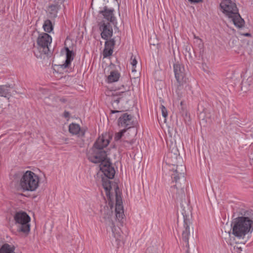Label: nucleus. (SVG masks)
Instances as JSON below:
<instances>
[{
	"instance_id": "nucleus-4",
	"label": "nucleus",
	"mask_w": 253,
	"mask_h": 253,
	"mask_svg": "<svg viewBox=\"0 0 253 253\" xmlns=\"http://www.w3.org/2000/svg\"><path fill=\"white\" fill-rule=\"evenodd\" d=\"M14 177L20 178L19 185L23 191H34L39 186V177L33 171L18 172Z\"/></svg>"
},
{
	"instance_id": "nucleus-29",
	"label": "nucleus",
	"mask_w": 253,
	"mask_h": 253,
	"mask_svg": "<svg viewBox=\"0 0 253 253\" xmlns=\"http://www.w3.org/2000/svg\"><path fill=\"white\" fill-rule=\"evenodd\" d=\"M133 143V140H131L130 141H126L125 142V143L124 144V145L126 146V147H127V145H126V143L127 144H132V143Z\"/></svg>"
},
{
	"instance_id": "nucleus-34",
	"label": "nucleus",
	"mask_w": 253,
	"mask_h": 253,
	"mask_svg": "<svg viewBox=\"0 0 253 253\" xmlns=\"http://www.w3.org/2000/svg\"><path fill=\"white\" fill-rule=\"evenodd\" d=\"M246 82H243L242 83V88H243V87L244 86H245V85H246Z\"/></svg>"
},
{
	"instance_id": "nucleus-22",
	"label": "nucleus",
	"mask_w": 253,
	"mask_h": 253,
	"mask_svg": "<svg viewBox=\"0 0 253 253\" xmlns=\"http://www.w3.org/2000/svg\"><path fill=\"white\" fill-rule=\"evenodd\" d=\"M9 94V90L7 87L4 85H0V96L6 97Z\"/></svg>"
},
{
	"instance_id": "nucleus-26",
	"label": "nucleus",
	"mask_w": 253,
	"mask_h": 253,
	"mask_svg": "<svg viewBox=\"0 0 253 253\" xmlns=\"http://www.w3.org/2000/svg\"><path fill=\"white\" fill-rule=\"evenodd\" d=\"M126 131V129H124L122 130L121 131L117 133L115 136V139L116 140H118L122 138L123 134Z\"/></svg>"
},
{
	"instance_id": "nucleus-17",
	"label": "nucleus",
	"mask_w": 253,
	"mask_h": 253,
	"mask_svg": "<svg viewBox=\"0 0 253 253\" xmlns=\"http://www.w3.org/2000/svg\"><path fill=\"white\" fill-rule=\"evenodd\" d=\"M58 7L57 5H51L48 6L47 12L49 18H54L57 16Z\"/></svg>"
},
{
	"instance_id": "nucleus-19",
	"label": "nucleus",
	"mask_w": 253,
	"mask_h": 253,
	"mask_svg": "<svg viewBox=\"0 0 253 253\" xmlns=\"http://www.w3.org/2000/svg\"><path fill=\"white\" fill-rule=\"evenodd\" d=\"M120 74L117 71H112L110 75L108 76L107 82L109 83H112L117 82L120 78Z\"/></svg>"
},
{
	"instance_id": "nucleus-36",
	"label": "nucleus",
	"mask_w": 253,
	"mask_h": 253,
	"mask_svg": "<svg viewBox=\"0 0 253 253\" xmlns=\"http://www.w3.org/2000/svg\"><path fill=\"white\" fill-rule=\"evenodd\" d=\"M182 104H183V101H181V102H180V105H181V106H182Z\"/></svg>"
},
{
	"instance_id": "nucleus-28",
	"label": "nucleus",
	"mask_w": 253,
	"mask_h": 253,
	"mask_svg": "<svg viewBox=\"0 0 253 253\" xmlns=\"http://www.w3.org/2000/svg\"><path fill=\"white\" fill-rule=\"evenodd\" d=\"M130 64L132 66H136V64H137V60H136V59L135 58V57H133V56H131V58H130Z\"/></svg>"
},
{
	"instance_id": "nucleus-8",
	"label": "nucleus",
	"mask_w": 253,
	"mask_h": 253,
	"mask_svg": "<svg viewBox=\"0 0 253 253\" xmlns=\"http://www.w3.org/2000/svg\"><path fill=\"white\" fill-rule=\"evenodd\" d=\"M52 42V38L48 34L42 33L39 34L37 39V48L41 54H46L49 51V46Z\"/></svg>"
},
{
	"instance_id": "nucleus-10",
	"label": "nucleus",
	"mask_w": 253,
	"mask_h": 253,
	"mask_svg": "<svg viewBox=\"0 0 253 253\" xmlns=\"http://www.w3.org/2000/svg\"><path fill=\"white\" fill-rule=\"evenodd\" d=\"M112 214V211H108L107 213V215L104 216V221L106 224L110 226L112 229V232L114 237L116 239V240H120L121 236V230L119 228L115 226L114 223L111 218V215Z\"/></svg>"
},
{
	"instance_id": "nucleus-16",
	"label": "nucleus",
	"mask_w": 253,
	"mask_h": 253,
	"mask_svg": "<svg viewBox=\"0 0 253 253\" xmlns=\"http://www.w3.org/2000/svg\"><path fill=\"white\" fill-rule=\"evenodd\" d=\"M15 247L12 245L4 244L0 248V253H15Z\"/></svg>"
},
{
	"instance_id": "nucleus-32",
	"label": "nucleus",
	"mask_w": 253,
	"mask_h": 253,
	"mask_svg": "<svg viewBox=\"0 0 253 253\" xmlns=\"http://www.w3.org/2000/svg\"><path fill=\"white\" fill-rule=\"evenodd\" d=\"M68 116H69V113H68V112H65L64 113V116H65V117H68Z\"/></svg>"
},
{
	"instance_id": "nucleus-27",
	"label": "nucleus",
	"mask_w": 253,
	"mask_h": 253,
	"mask_svg": "<svg viewBox=\"0 0 253 253\" xmlns=\"http://www.w3.org/2000/svg\"><path fill=\"white\" fill-rule=\"evenodd\" d=\"M194 38L196 40V42L199 44V47L202 48L203 47V43L202 42V40L196 35H194Z\"/></svg>"
},
{
	"instance_id": "nucleus-14",
	"label": "nucleus",
	"mask_w": 253,
	"mask_h": 253,
	"mask_svg": "<svg viewBox=\"0 0 253 253\" xmlns=\"http://www.w3.org/2000/svg\"><path fill=\"white\" fill-rule=\"evenodd\" d=\"M183 226L184 229L182 231V239L186 243V247L189 248V239L191 236L190 232L191 222L189 220L185 219Z\"/></svg>"
},
{
	"instance_id": "nucleus-23",
	"label": "nucleus",
	"mask_w": 253,
	"mask_h": 253,
	"mask_svg": "<svg viewBox=\"0 0 253 253\" xmlns=\"http://www.w3.org/2000/svg\"><path fill=\"white\" fill-rule=\"evenodd\" d=\"M113 53V49L110 47H108L105 46V48L103 51V56L106 57L112 55Z\"/></svg>"
},
{
	"instance_id": "nucleus-13",
	"label": "nucleus",
	"mask_w": 253,
	"mask_h": 253,
	"mask_svg": "<svg viewBox=\"0 0 253 253\" xmlns=\"http://www.w3.org/2000/svg\"><path fill=\"white\" fill-rule=\"evenodd\" d=\"M113 11V9H109L105 7L103 10L100 11V13L102 14L105 19L111 22L114 25L115 28L118 30L119 28L117 26V22L114 16Z\"/></svg>"
},
{
	"instance_id": "nucleus-12",
	"label": "nucleus",
	"mask_w": 253,
	"mask_h": 253,
	"mask_svg": "<svg viewBox=\"0 0 253 253\" xmlns=\"http://www.w3.org/2000/svg\"><path fill=\"white\" fill-rule=\"evenodd\" d=\"M100 30L101 31V37L107 40L108 38L111 37L113 34V29L109 22H102L99 26Z\"/></svg>"
},
{
	"instance_id": "nucleus-25",
	"label": "nucleus",
	"mask_w": 253,
	"mask_h": 253,
	"mask_svg": "<svg viewBox=\"0 0 253 253\" xmlns=\"http://www.w3.org/2000/svg\"><path fill=\"white\" fill-rule=\"evenodd\" d=\"M161 109L162 115L165 118L164 122H166V118L168 116L167 110L165 108V107L163 105H162L161 106Z\"/></svg>"
},
{
	"instance_id": "nucleus-2",
	"label": "nucleus",
	"mask_w": 253,
	"mask_h": 253,
	"mask_svg": "<svg viewBox=\"0 0 253 253\" xmlns=\"http://www.w3.org/2000/svg\"><path fill=\"white\" fill-rule=\"evenodd\" d=\"M176 151V153H168L167 163L170 170L173 172L171 174L172 182L175 183L172 187L173 197L177 200H182L185 198V167L182 164L181 158L177 151Z\"/></svg>"
},
{
	"instance_id": "nucleus-18",
	"label": "nucleus",
	"mask_w": 253,
	"mask_h": 253,
	"mask_svg": "<svg viewBox=\"0 0 253 253\" xmlns=\"http://www.w3.org/2000/svg\"><path fill=\"white\" fill-rule=\"evenodd\" d=\"M69 129L70 132L73 134H77L81 132L82 135H84V132L81 130L80 126L78 124L73 123L70 125Z\"/></svg>"
},
{
	"instance_id": "nucleus-11",
	"label": "nucleus",
	"mask_w": 253,
	"mask_h": 253,
	"mask_svg": "<svg viewBox=\"0 0 253 253\" xmlns=\"http://www.w3.org/2000/svg\"><path fill=\"white\" fill-rule=\"evenodd\" d=\"M118 125L120 126L129 128L134 126L133 117L127 113H124L119 119Z\"/></svg>"
},
{
	"instance_id": "nucleus-31",
	"label": "nucleus",
	"mask_w": 253,
	"mask_h": 253,
	"mask_svg": "<svg viewBox=\"0 0 253 253\" xmlns=\"http://www.w3.org/2000/svg\"><path fill=\"white\" fill-rule=\"evenodd\" d=\"M243 35L246 36V37H249L251 36V34L250 33H246V34H243Z\"/></svg>"
},
{
	"instance_id": "nucleus-35",
	"label": "nucleus",
	"mask_w": 253,
	"mask_h": 253,
	"mask_svg": "<svg viewBox=\"0 0 253 253\" xmlns=\"http://www.w3.org/2000/svg\"><path fill=\"white\" fill-rule=\"evenodd\" d=\"M192 235L193 236V233H194V231H193V228L192 227Z\"/></svg>"
},
{
	"instance_id": "nucleus-1",
	"label": "nucleus",
	"mask_w": 253,
	"mask_h": 253,
	"mask_svg": "<svg viewBox=\"0 0 253 253\" xmlns=\"http://www.w3.org/2000/svg\"><path fill=\"white\" fill-rule=\"evenodd\" d=\"M110 142V136L105 133L99 136L89 150L87 157L88 160L95 164H100V171L105 177H102V186L105 191L108 200L112 202L114 196L116 198V216L117 220L121 221L124 216V208L122 197L119 187L115 182H111L109 179L114 177L115 171L110 160L107 158L105 148Z\"/></svg>"
},
{
	"instance_id": "nucleus-20",
	"label": "nucleus",
	"mask_w": 253,
	"mask_h": 253,
	"mask_svg": "<svg viewBox=\"0 0 253 253\" xmlns=\"http://www.w3.org/2000/svg\"><path fill=\"white\" fill-rule=\"evenodd\" d=\"M116 42H117L118 43H120L121 38L120 36H117V37L112 39L110 40L107 41L105 42V46L113 49L114 46Z\"/></svg>"
},
{
	"instance_id": "nucleus-3",
	"label": "nucleus",
	"mask_w": 253,
	"mask_h": 253,
	"mask_svg": "<svg viewBox=\"0 0 253 253\" xmlns=\"http://www.w3.org/2000/svg\"><path fill=\"white\" fill-rule=\"evenodd\" d=\"M232 234L239 239L253 231V220L248 217L241 216L233 219L231 223Z\"/></svg>"
},
{
	"instance_id": "nucleus-30",
	"label": "nucleus",
	"mask_w": 253,
	"mask_h": 253,
	"mask_svg": "<svg viewBox=\"0 0 253 253\" xmlns=\"http://www.w3.org/2000/svg\"><path fill=\"white\" fill-rule=\"evenodd\" d=\"M135 67H136V66H132V67H131V73H132L136 72V71L135 70Z\"/></svg>"
},
{
	"instance_id": "nucleus-6",
	"label": "nucleus",
	"mask_w": 253,
	"mask_h": 253,
	"mask_svg": "<svg viewBox=\"0 0 253 253\" xmlns=\"http://www.w3.org/2000/svg\"><path fill=\"white\" fill-rule=\"evenodd\" d=\"M14 219L17 231L25 234H28L29 232L31 218L26 212L23 211L17 212L14 216Z\"/></svg>"
},
{
	"instance_id": "nucleus-5",
	"label": "nucleus",
	"mask_w": 253,
	"mask_h": 253,
	"mask_svg": "<svg viewBox=\"0 0 253 253\" xmlns=\"http://www.w3.org/2000/svg\"><path fill=\"white\" fill-rule=\"evenodd\" d=\"M222 12L233 22L237 27L241 28L244 25V20L241 17L236 3L231 0H224L220 4Z\"/></svg>"
},
{
	"instance_id": "nucleus-24",
	"label": "nucleus",
	"mask_w": 253,
	"mask_h": 253,
	"mask_svg": "<svg viewBox=\"0 0 253 253\" xmlns=\"http://www.w3.org/2000/svg\"><path fill=\"white\" fill-rule=\"evenodd\" d=\"M181 111L180 112L182 114V116H183L184 119L185 120V121H186L187 120L189 121V116L187 110H186L182 106H181Z\"/></svg>"
},
{
	"instance_id": "nucleus-15",
	"label": "nucleus",
	"mask_w": 253,
	"mask_h": 253,
	"mask_svg": "<svg viewBox=\"0 0 253 253\" xmlns=\"http://www.w3.org/2000/svg\"><path fill=\"white\" fill-rule=\"evenodd\" d=\"M64 52L66 54V59L64 64L61 65L62 68H66L69 66L71 61L73 60L74 57V53L72 50H70L68 47H65Z\"/></svg>"
},
{
	"instance_id": "nucleus-9",
	"label": "nucleus",
	"mask_w": 253,
	"mask_h": 253,
	"mask_svg": "<svg viewBox=\"0 0 253 253\" xmlns=\"http://www.w3.org/2000/svg\"><path fill=\"white\" fill-rule=\"evenodd\" d=\"M173 70L175 78L178 84V85L180 86L183 84L185 81V73L184 66L177 62L174 64Z\"/></svg>"
},
{
	"instance_id": "nucleus-21",
	"label": "nucleus",
	"mask_w": 253,
	"mask_h": 253,
	"mask_svg": "<svg viewBox=\"0 0 253 253\" xmlns=\"http://www.w3.org/2000/svg\"><path fill=\"white\" fill-rule=\"evenodd\" d=\"M42 27L44 31L47 33H50L53 30L52 23L50 20L48 19L44 21Z\"/></svg>"
},
{
	"instance_id": "nucleus-7",
	"label": "nucleus",
	"mask_w": 253,
	"mask_h": 253,
	"mask_svg": "<svg viewBox=\"0 0 253 253\" xmlns=\"http://www.w3.org/2000/svg\"><path fill=\"white\" fill-rule=\"evenodd\" d=\"M125 88L124 90L120 92H117L113 93L112 96V104L115 108L116 106L120 103L122 108L124 104L127 103L130 97V92L129 91V87L127 86L123 85Z\"/></svg>"
},
{
	"instance_id": "nucleus-33",
	"label": "nucleus",
	"mask_w": 253,
	"mask_h": 253,
	"mask_svg": "<svg viewBox=\"0 0 253 253\" xmlns=\"http://www.w3.org/2000/svg\"><path fill=\"white\" fill-rule=\"evenodd\" d=\"M119 112L120 111H117V110H115V111L112 110L111 111L112 113H118V112Z\"/></svg>"
}]
</instances>
